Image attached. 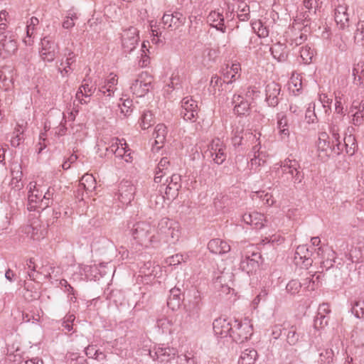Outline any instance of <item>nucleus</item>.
Masks as SVG:
<instances>
[{
  "mask_svg": "<svg viewBox=\"0 0 364 364\" xmlns=\"http://www.w3.org/2000/svg\"><path fill=\"white\" fill-rule=\"evenodd\" d=\"M156 238L170 245L176 244L181 237L180 224L168 218L161 219L156 226Z\"/></svg>",
  "mask_w": 364,
  "mask_h": 364,
  "instance_id": "3",
  "label": "nucleus"
},
{
  "mask_svg": "<svg viewBox=\"0 0 364 364\" xmlns=\"http://www.w3.org/2000/svg\"><path fill=\"white\" fill-rule=\"evenodd\" d=\"M14 71L11 66H4L0 69V88L6 91L14 84Z\"/></svg>",
  "mask_w": 364,
  "mask_h": 364,
  "instance_id": "19",
  "label": "nucleus"
},
{
  "mask_svg": "<svg viewBox=\"0 0 364 364\" xmlns=\"http://www.w3.org/2000/svg\"><path fill=\"white\" fill-rule=\"evenodd\" d=\"M252 335V325L250 321L245 318L242 321L235 320L230 337L237 343L247 341Z\"/></svg>",
  "mask_w": 364,
  "mask_h": 364,
  "instance_id": "7",
  "label": "nucleus"
},
{
  "mask_svg": "<svg viewBox=\"0 0 364 364\" xmlns=\"http://www.w3.org/2000/svg\"><path fill=\"white\" fill-rule=\"evenodd\" d=\"M153 77L147 72H141L130 84L129 90L137 97L145 96L153 87Z\"/></svg>",
  "mask_w": 364,
  "mask_h": 364,
  "instance_id": "5",
  "label": "nucleus"
},
{
  "mask_svg": "<svg viewBox=\"0 0 364 364\" xmlns=\"http://www.w3.org/2000/svg\"><path fill=\"white\" fill-rule=\"evenodd\" d=\"M353 314L357 318H362L364 316V299H358L356 300L351 308Z\"/></svg>",
  "mask_w": 364,
  "mask_h": 364,
  "instance_id": "52",
  "label": "nucleus"
},
{
  "mask_svg": "<svg viewBox=\"0 0 364 364\" xmlns=\"http://www.w3.org/2000/svg\"><path fill=\"white\" fill-rule=\"evenodd\" d=\"M10 172L11 176H14V179H22L23 172L21 161L14 159L10 164Z\"/></svg>",
  "mask_w": 364,
  "mask_h": 364,
  "instance_id": "47",
  "label": "nucleus"
},
{
  "mask_svg": "<svg viewBox=\"0 0 364 364\" xmlns=\"http://www.w3.org/2000/svg\"><path fill=\"white\" fill-rule=\"evenodd\" d=\"M170 173V161L166 157L162 158L155 171V183H162L164 178Z\"/></svg>",
  "mask_w": 364,
  "mask_h": 364,
  "instance_id": "25",
  "label": "nucleus"
},
{
  "mask_svg": "<svg viewBox=\"0 0 364 364\" xmlns=\"http://www.w3.org/2000/svg\"><path fill=\"white\" fill-rule=\"evenodd\" d=\"M281 87L278 83L274 82H269L265 89L266 100L267 103L272 106H276L279 102V95L280 94Z\"/></svg>",
  "mask_w": 364,
  "mask_h": 364,
  "instance_id": "21",
  "label": "nucleus"
},
{
  "mask_svg": "<svg viewBox=\"0 0 364 364\" xmlns=\"http://www.w3.org/2000/svg\"><path fill=\"white\" fill-rule=\"evenodd\" d=\"M270 51L274 58L277 59L278 61H284L287 58V47L281 43L273 45L270 48Z\"/></svg>",
  "mask_w": 364,
  "mask_h": 364,
  "instance_id": "35",
  "label": "nucleus"
},
{
  "mask_svg": "<svg viewBox=\"0 0 364 364\" xmlns=\"http://www.w3.org/2000/svg\"><path fill=\"white\" fill-rule=\"evenodd\" d=\"M305 117L308 123H314L317 119V114L315 112V103L311 102L309 104Z\"/></svg>",
  "mask_w": 364,
  "mask_h": 364,
  "instance_id": "59",
  "label": "nucleus"
},
{
  "mask_svg": "<svg viewBox=\"0 0 364 364\" xmlns=\"http://www.w3.org/2000/svg\"><path fill=\"white\" fill-rule=\"evenodd\" d=\"M317 148L318 151L324 153V155L328 154V151L330 149V142L327 133L321 132L319 134L317 141Z\"/></svg>",
  "mask_w": 364,
  "mask_h": 364,
  "instance_id": "42",
  "label": "nucleus"
},
{
  "mask_svg": "<svg viewBox=\"0 0 364 364\" xmlns=\"http://www.w3.org/2000/svg\"><path fill=\"white\" fill-rule=\"evenodd\" d=\"M28 209L30 210L41 208H46L52 202L53 196V189L49 188L46 191V188L38 185L36 182L31 181L28 185Z\"/></svg>",
  "mask_w": 364,
  "mask_h": 364,
  "instance_id": "2",
  "label": "nucleus"
},
{
  "mask_svg": "<svg viewBox=\"0 0 364 364\" xmlns=\"http://www.w3.org/2000/svg\"><path fill=\"white\" fill-rule=\"evenodd\" d=\"M314 55V50L309 46H303L300 50V57L304 63L309 64Z\"/></svg>",
  "mask_w": 364,
  "mask_h": 364,
  "instance_id": "51",
  "label": "nucleus"
},
{
  "mask_svg": "<svg viewBox=\"0 0 364 364\" xmlns=\"http://www.w3.org/2000/svg\"><path fill=\"white\" fill-rule=\"evenodd\" d=\"M167 135V128L163 124L156 125L154 132L156 144H163Z\"/></svg>",
  "mask_w": 364,
  "mask_h": 364,
  "instance_id": "40",
  "label": "nucleus"
},
{
  "mask_svg": "<svg viewBox=\"0 0 364 364\" xmlns=\"http://www.w3.org/2000/svg\"><path fill=\"white\" fill-rule=\"evenodd\" d=\"M330 310L328 306L326 304H323L319 306L318 314L314 320V326H318V323L321 318L325 319V316L328 314Z\"/></svg>",
  "mask_w": 364,
  "mask_h": 364,
  "instance_id": "63",
  "label": "nucleus"
},
{
  "mask_svg": "<svg viewBox=\"0 0 364 364\" xmlns=\"http://www.w3.org/2000/svg\"><path fill=\"white\" fill-rule=\"evenodd\" d=\"M321 273L315 274H309L306 277V280L309 279V285L306 287L307 291H314L317 288L318 283L321 279Z\"/></svg>",
  "mask_w": 364,
  "mask_h": 364,
  "instance_id": "56",
  "label": "nucleus"
},
{
  "mask_svg": "<svg viewBox=\"0 0 364 364\" xmlns=\"http://www.w3.org/2000/svg\"><path fill=\"white\" fill-rule=\"evenodd\" d=\"M23 231L30 239L40 240L44 237L46 229L38 220H35L31 225L26 226Z\"/></svg>",
  "mask_w": 364,
  "mask_h": 364,
  "instance_id": "17",
  "label": "nucleus"
},
{
  "mask_svg": "<svg viewBox=\"0 0 364 364\" xmlns=\"http://www.w3.org/2000/svg\"><path fill=\"white\" fill-rule=\"evenodd\" d=\"M240 65L239 63H232L230 67L227 66L222 72L223 82L226 85L231 84L240 76Z\"/></svg>",
  "mask_w": 364,
  "mask_h": 364,
  "instance_id": "24",
  "label": "nucleus"
},
{
  "mask_svg": "<svg viewBox=\"0 0 364 364\" xmlns=\"http://www.w3.org/2000/svg\"><path fill=\"white\" fill-rule=\"evenodd\" d=\"M257 267L258 262L254 259H250L249 257H246L240 263L241 269L248 274L252 272Z\"/></svg>",
  "mask_w": 364,
  "mask_h": 364,
  "instance_id": "49",
  "label": "nucleus"
},
{
  "mask_svg": "<svg viewBox=\"0 0 364 364\" xmlns=\"http://www.w3.org/2000/svg\"><path fill=\"white\" fill-rule=\"evenodd\" d=\"M153 122V114L150 111L144 112L141 118L140 126L141 129H148L152 125Z\"/></svg>",
  "mask_w": 364,
  "mask_h": 364,
  "instance_id": "54",
  "label": "nucleus"
},
{
  "mask_svg": "<svg viewBox=\"0 0 364 364\" xmlns=\"http://www.w3.org/2000/svg\"><path fill=\"white\" fill-rule=\"evenodd\" d=\"M80 186H82L87 191H92L96 188V181L92 174H85L80 183Z\"/></svg>",
  "mask_w": 364,
  "mask_h": 364,
  "instance_id": "44",
  "label": "nucleus"
},
{
  "mask_svg": "<svg viewBox=\"0 0 364 364\" xmlns=\"http://www.w3.org/2000/svg\"><path fill=\"white\" fill-rule=\"evenodd\" d=\"M267 157L268 155L266 152H259L257 154H254L253 158L250 160V168L258 169L266 163Z\"/></svg>",
  "mask_w": 364,
  "mask_h": 364,
  "instance_id": "41",
  "label": "nucleus"
},
{
  "mask_svg": "<svg viewBox=\"0 0 364 364\" xmlns=\"http://www.w3.org/2000/svg\"><path fill=\"white\" fill-rule=\"evenodd\" d=\"M279 168L282 171V176L286 178V180H290L294 183L301 182L303 176L299 171L300 166L295 159H286L280 164H276L273 167V171L277 172Z\"/></svg>",
  "mask_w": 364,
  "mask_h": 364,
  "instance_id": "4",
  "label": "nucleus"
},
{
  "mask_svg": "<svg viewBox=\"0 0 364 364\" xmlns=\"http://www.w3.org/2000/svg\"><path fill=\"white\" fill-rule=\"evenodd\" d=\"M39 23V20L36 17H31L26 22V36L28 39H24L23 42L26 45H31L33 43V41L31 38L34 36L35 31L37 26Z\"/></svg>",
  "mask_w": 364,
  "mask_h": 364,
  "instance_id": "33",
  "label": "nucleus"
},
{
  "mask_svg": "<svg viewBox=\"0 0 364 364\" xmlns=\"http://www.w3.org/2000/svg\"><path fill=\"white\" fill-rule=\"evenodd\" d=\"M206 155L211 158L217 164H222L227 157L226 146L223 141L216 138L211 141L205 151Z\"/></svg>",
  "mask_w": 364,
  "mask_h": 364,
  "instance_id": "9",
  "label": "nucleus"
},
{
  "mask_svg": "<svg viewBox=\"0 0 364 364\" xmlns=\"http://www.w3.org/2000/svg\"><path fill=\"white\" fill-rule=\"evenodd\" d=\"M188 259V255L176 254L167 257L165 263L168 266H176L182 262H186Z\"/></svg>",
  "mask_w": 364,
  "mask_h": 364,
  "instance_id": "48",
  "label": "nucleus"
},
{
  "mask_svg": "<svg viewBox=\"0 0 364 364\" xmlns=\"http://www.w3.org/2000/svg\"><path fill=\"white\" fill-rule=\"evenodd\" d=\"M334 352L331 349H326L320 353L321 364H331L333 360Z\"/></svg>",
  "mask_w": 364,
  "mask_h": 364,
  "instance_id": "58",
  "label": "nucleus"
},
{
  "mask_svg": "<svg viewBox=\"0 0 364 364\" xmlns=\"http://www.w3.org/2000/svg\"><path fill=\"white\" fill-rule=\"evenodd\" d=\"M242 220L247 225L254 227L256 229H261L264 226L267 222L265 216L258 212H252L245 213L242 215Z\"/></svg>",
  "mask_w": 364,
  "mask_h": 364,
  "instance_id": "20",
  "label": "nucleus"
},
{
  "mask_svg": "<svg viewBox=\"0 0 364 364\" xmlns=\"http://www.w3.org/2000/svg\"><path fill=\"white\" fill-rule=\"evenodd\" d=\"M302 87L301 77L299 74L293 73L288 83V88L294 95H297Z\"/></svg>",
  "mask_w": 364,
  "mask_h": 364,
  "instance_id": "39",
  "label": "nucleus"
},
{
  "mask_svg": "<svg viewBox=\"0 0 364 364\" xmlns=\"http://www.w3.org/2000/svg\"><path fill=\"white\" fill-rule=\"evenodd\" d=\"M75 319V316L73 314L66 315L62 323V327L63 328V331H66L67 332H70L73 330V323Z\"/></svg>",
  "mask_w": 364,
  "mask_h": 364,
  "instance_id": "62",
  "label": "nucleus"
},
{
  "mask_svg": "<svg viewBox=\"0 0 364 364\" xmlns=\"http://www.w3.org/2000/svg\"><path fill=\"white\" fill-rule=\"evenodd\" d=\"M136 188L129 181H122L119 185L118 200L123 205H129L134 200Z\"/></svg>",
  "mask_w": 364,
  "mask_h": 364,
  "instance_id": "13",
  "label": "nucleus"
},
{
  "mask_svg": "<svg viewBox=\"0 0 364 364\" xmlns=\"http://www.w3.org/2000/svg\"><path fill=\"white\" fill-rule=\"evenodd\" d=\"M181 176L178 174H172L171 176H166L164 178V181L161 183L163 185H166L165 193L167 197L173 198L177 196L178 191L181 188Z\"/></svg>",
  "mask_w": 364,
  "mask_h": 364,
  "instance_id": "15",
  "label": "nucleus"
},
{
  "mask_svg": "<svg viewBox=\"0 0 364 364\" xmlns=\"http://www.w3.org/2000/svg\"><path fill=\"white\" fill-rule=\"evenodd\" d=\"M347 11L348 7L345 4L338 5L335 10V21L342 29L349 25V14Z\"/></svg>",
  "mask_w": 364,
  "mask_h": 364,
  "instance_id": "27",
  "label": "nucleus"
},
{
  "mask_svg": "<svg viewBox=\"0 0 364 364\" xmlns=\"http://www.w3.org/2000/svg\"><path fill=\"white\" fill-rule=\"evenodd\" d=\"M59 53V46L52 38L44 37L41 40L39 55L44 62H53Z\"/></svg>",
  "mask_w": 364,
  "mask_h": 364,
  "instance_id": "8",
  "label": "nucleus"
},
{
  "mask_svg": "<svg viewBox=\"0 0 364 364\" xmlns=\"http://www.w3.org/2000/svg\"><path fill=\"white\" fill-rule=\"evenodd\" d=\"M237 16L240 21H246L250 16V7L247 4L240 3L237 11Z\"/></svg>",
  "mask_w": 364,
  "mask_h": 364,
  "instance_id": "53",
  "label": "nucleus"
},
{
  "mask_svg": "<svg viewBox=\"0 0 364 364\" xmlns=\"http://www.w3.org/2000/svg\"><path fill=\"white\" fill-rule=\"evenodd\" d=\"M139 41V31L134 27H129L122 33V46L124 52L131 53Z\"/></svg>",
  "mask_w": 364,
  "mask_h": 364,
  "instance_id": "11",
  "label": "nucleus"
},
{
  "mask_svg": "<svg viewBox=\"0 0 364 364\" xmlns=\"http://www.w3.org/2000/svg\"><path fill=\"white\" fill-rule=\"evenodd\" d=\"M173 326V319L165 316L160 317L156 321V326L164 333H173L176 331Z\"/></svg>",
  "mask_w": 364,
  "mask_h": 364,
  "instance_id": "34",
  "label": "nucleus"
},
{
  "mask_svg": "<svg viewBox=\"0 0 364 364\" xmlns=\"http://www.w3.org/2000/svg\"><path fill=\"white\" fill-rule=\"evenodd\" d=\"M151 227L149 223L146 222H139L133 225L131 229L132 237L143 244L153 241L155 235H151Z\"/></svg>",
  "mask_w": 364,
  "mask_h": 364,
  "instance_id": "10",
  "label": "nucleus"
},
{
  "mask_svg": "<svg viewBox=\"0 0 364 364\" xmlns=\"http://www.w3.org/2000/svg\"><path fill=\"white\" fill-rule=\"evenodd\" d=\"M257 358V353L255 349H245L240 355L239 363L241 364H254Z\"/></svg>",
  "mask_w": 364,
  "mask_h": 364,
  "instance_id": "36",
  "label": "nucleus"
},
{
  "mask_svg": "<svg viewBox=\"0 0 364 364\" xmlns=\"http://www.w3.org/2000/svg\"><path fill=\"white\" fill-rule=\"evenodd\" d=\"M213 331L215 335L220 337L230 336L233 323L223 318H216L213 323Z\"/></svg>",
  "mask_w": 364,
  "mask_h": 364,
  "instance_id": "18",
  "label": "nucleus"
},
{
  "mask_svg": "<svg viewBox=\"0 0 364 364\" xmlns=\"http://www.w3.org/2000/svg\"><path fill=\"white\" fill-rule=\"evenodd\" d=\"M277 127L279 133L283 137H288L289 136L290 125L289 116L284 112H279L277 114Z\"/></svg>",
  "mask_w": 364,
  "mask_h": 364,
  "instance_id": "28",
  "label": "nucleus"
},
{
  "mask_svg": "<svg viewBox=\"0 0 364 364\" xmlns=\"http://www.w3.org/2000/svg\"><path fill=\"white\" fill-rule=\"evenodd\" d=\"M181 115L185 121L195 122L198 115L197 102L191 97H184L181 101Z\"/></svg>",
  "mask_w": 364,
  "mask_h": 364,
  "instance_id": "12",
  "label": "nucleus"
},
{
  "mask_svg": "<svg viewBox=\"0 0 364 364\" xmlns=\"http://www.w3.org/2000/svg\"><path fill=\"white\" fill-rule=\"evenodd\" d=\"M247 138L249 140V136H245V133H244V129L242 127L240 128L237 127L234 130V136L232 137V142L235 146H239L242 144V141Z\"/></svg>",
  "mask_w": 364,
  "mask_h": 364,
  "instance_id": "57",
  "label": "nucleus"
},
{
  "mask_svg": "<svg viewBox=\"0 0 364 364\" xmlns=\"http://www.w3.org/2000/svg\"><path fill=\"white\" fill-rule=\"evenodd\" d=\"M257 134L258 136L257 135V134H253V133L250 132H245V136H249V140L252 141V144H255L252 147V151L254 152V154H257L259 152H264L263 151L260 150L261 142L259 141V138L261 134L259 133H258Z\"/></svg>",
  "mask_w": 364,
  "mask_h": 364,
  "instance_id": "50",
  "label": "nucleus"
},
{
  "mask_svg": "<svg viewBox=\"0 0 364 364\" xmlns=\"http://www.w3.org/2000/svg\"><path fill=\"white\" fill-rule=\"evenodd\" d=\"M309 14L299 13L294 23L284 32V37L290 46H297L306 40L309 33Z\"/></svg>",
  "mask_w": 364,
  "mask_h": 364,
  "instance_id": "1",
  "label": "nucleus"
},
{
  "mask_svg": "<svg viewBox=\"0 0 364 364\" xmlns=\"http://www.w3.org/2000/svg\"><path fill=\"white\" fill-rule=\"evenodd\" d=\"M294 261L297 264L302 262L306 268L311 264L310 252L305 245H300L297 247L294 255Z\"/></svg>",
  "mask_w": 364,
  "mask_h": 364,
  "instance_id": "31",
  "label": "nucleus"
},
{
  "mask_svg": "<svg viewBox=\"0 0 364 364\" xmlns=\"http://www.w3.org/2000/svg\"><path fill=\"white\" fill-rule=\"evenodd\" d=\"M299 339V336L296 333V328L294 326H291L287 335V343L291 346H294L298 343Z\"/></svg>",
  "mask_w": 364,
  "mask_h": 364,
  "instance_id": "61",
  "label": "nucleus"
},
{
  "mask_svg": "<svg viewBox=\"0 0 364 364\" xmlns=\"http://www.w3.org/2000/svg\"><path fill=\"white\" fill-rule=\"evenodd\" d=\"M208 22L211 26L225 32L224 17L221 13L215 11H211L208 16Z\"/></svg>",
  "mask_w": 364,
  "mask_h": 364,
  "instance_id": "32",
  "label": "nucleus"
},
{
  "mask_svg": "<svg viewBox=\"0 0 364 364\" xmlns=\"http://www.w3.org/2000/svg\"><path fill=\"white\" fill-rule=\"evenodd\" d=\"M113 154H114L116 157L124 159L127 163L132 162L133 157L131 155V150L129 149L126 141L125 145L119 146V149H114Z\"/></svg>",
  "mask_w": 364,
  "mask_h": 364,
  "instance_id": "37",
  "label": "nucleus"
},
{
  "mask_svg": "<svg viewBox=\"0 0 364 364\" xmlns=\"http://www.w3.org/2000/svg\"><path fill=\"white\" fill-rule=\"evenodd\" d=\"M118 84V76L111 73L105 78L104 82L99 85V92L104 96L112 97L117 90Z\"/></svg>",
  "mask_w": 364,
  "mask_h": 364,
  "instance_id": "16",
  "label": "nucleus"
},
{
  "mask_svg": "<svg viewBox=\"0 0 364 364\" xmlns=\"http://www.w3.org/2000/svg\"><path fill=\"white\" fill-rule=\"evenodd\" d=\"M301 287L302 284L301 282L296 279H292L287 284L286 289L291 294H295L299 291Z\"/></svg>",
  "mask_w": 364,
  "mask_h": 364,
  "instance_id": "60",
  "label": "nucleus"
},
{
  "mask_svg": "<svg viewBox=\"0 0 364 364\" xmlns=\"http://www.w3.org/2000/svg\"><path fill=\"white\" fill-rule=\"evenodd\" d=\"M140 272L147 277L160 278L162 276V268L152 262H147L140 268Z\"/></svg>",
  "mask_w": 364,
  "mask_h": 364,
  "instance_id": "29",
  "label": "nucleus"
},
{
  "mask_svg": "<svg viewBox=\"0 0 364 364\" xmlns=\"http://www.w3.org/2000/svg\"><path fill=\"white\" fill-rule=\"evenodd\" d=\"M234 112L238 115L245 114L250 109V102L245 100L241 94H235L232 99Z\"/></svg>",
  "mask_w": 364,
  "mask_h": 364,
  "instance_id": "23",
  "label": "nucleus"
},
{
  "mask_svg": "<svg viewBox=\"0 0 364 364\" xmlns=\"http://www.w3.org/2000/svg\"><path fill=\"white\" fill-rule=\"evenodd\" d=\"M118 107L120 110V117L123 118L128 117L133 111V102L130 99H120Z\"/></svg>",
  "mask_w": 364,
  "mask_h": 364,
  "instance_id": "38",
  "label": "nucleus"
},
{
  "mask_svg": "<svg viewBox=\"0 0 364 364\" xmlns=\"http://www.w3.org/2000/svg\"><path fill=\"white\" fill-rule=\"evenodd\" d=\"M162 22L168 28H177L185 22V18L180 12L165 14L162 17Z\"/></svg>",
  "mask_w": 364,
  "mask_h": 364,
  "instance_id": "22",
  "label": "nucleus"
},
{
  "mask_svg": "<svg viewBox=\"0 0 364 364\" xmlns=\"http://www.w3.org/2000/svg\"><path fill=\"white\" fill-rule=\"evenodd\" d=\"M77 18L78 16L77 13L73 11H70L63 22V27L65 29H70L75 26V21Z\"/></svg>",
  "mask_w": 364,
  "mask_h": 364,
  "instance_id": "55",
  "label": "nucleus"
},
{
  "mask_svg": "<svg viewBox=\"0 0 364 364\" xmlns=\"http://www.w3.org/2000/svg\"><path fill=\"white\" fill-rule=\"evenodd\" d=\"M341 117L334 118L330 124V132L338 146L340 144Z\"/></svg>",
  "mask_w": 364,
  "mask_h": 364,
  "instance_id": "43",
  "label": "nucleus"
},
{
  "mask_svg": "<svg viewBox=\"0 0 364 364\" xmlns=\"http://www.w3.org/2000/svg\"><path fill=\"white\" fill-rule=\"evenodd\" d=\"M319 101L324 109L326 114H328V112L331 111L330 105L332 100L329 99L327 95L323 94L319 95Z\"/></svg>",
  "mask_w": 364,
  "mask_h": 364,
  "instance_id": "64",
  "label": "nucleus"
},
{
  "mask_svg": "<svg viewBox=\"0 0 364 364\" xmlns=\"http://www.w3.org/2000/svg\"><path fill=\"white\" fill-rule=\"evenodd\" d=\"M350 112H353L352 122L355 126H360L364 123V102H353Z\"/></svg>",
  "mask_w": 364,
  "mask_h": 364,
  "instance_id": "26",
  "label": "nucleus"
},
{
  "mask_svg": "<svg viewBox=\"0 0 364 364\" xmlns=\"http://www.w3.org/2000/svg\"><path fill=\"white\" fill-rule=\"evenodd\" d=\"M223 80L217 75H213L210 82V92L213 95H220L222 89L220 88L223 84Z\"/></svg>",
  "mask_w": 364,
  "mask_h": 364,
  "instance_id": "46",
  "label": "nucleus"
},
{
  "mask_svg": "<svg viewBox=\"0 0 364 364\" xmlns=\"http://www.w3.org/2000/svg\"><path fill=\"white\" fill-rule=\"evenodd\" d=\"M96 90V83L93 82L90 78L85 79L78 91L76 93V99L81 104H87L90 101V97Z\"/></svg>",
  "mask_w": 364,
  "mask_h": 364,
  "instance_id": "14",
  "label": "nucleus"
},
{
  "mask_svg": "<svg viewBox=\"0 0 364 364\" xmlns=\"http://www.w3.org/2000/svg\"><path fill=\"white\" fill-rule=\"evenodd\" d=\"M208 248L213 253L222 255L230 252V245L225 241L215 238L208 242Z\"/></svg>",
  "mask_w": 364,
  "mask_h": 364,
  "instance_id": "30",
  "label": "nucleus"
},
{
  "mask_svg": "<svg viewBox=\"0 0 364 364\" xmlns=\"http://www.w3.org/2000/svg\"><path fill=\"white\" fill-rule=\"evenodd\" d=\"M353 75L356 84H362L364 80V63L358 62L353 68Z\"/></svg>",
  "mask_w": 364,
  "mask_h": 364,
  "instance_id": "45",
  "label": "nucleus"
},
{
  "mask_svg": "<svg viewBox=\"0 0 364 364\" xmlns=\"http://www.w3.org/2000/svg\"><path fill=\"white\" fill-rule=\"evenodd\" d=\"M18 50L17 36L11 31H0V56L4 58L15 54Z\"/></svg>",
  "mask_w": 364,
  "mask_h": 364,
  "instance_id": "6",
  "label": "nucleus"
}]
</instances>
